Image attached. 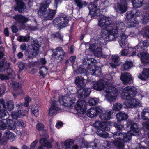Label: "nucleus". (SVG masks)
Masks as SVG:
<instances>
[{
	"label": "nucleus",
	"instance_id": "f257e3e1",
	"mask_svg": "<svg viewBox=\"0 0 149 149\" xmlns=\"http://www.w3.org/2000/svg\"><path fill=\"white\" fill-rule=\"evenodd\" d=\"M114 126L117 131L114 132L113 134L115 140L113 142L114 145L118 149H123L125 145L124 142L129 141L131 139L132 136L130 132L127 133H121V131L124 128V125H122L118 122L113 123Z\"/></svg>",
	"mask_w": 149,
	"mask_h": 149
},
{
	"label": "nucleus",
	"instance_id": "f03ea898",
	"mask_svg": "<svg viewBox=\"0 0 149 149\" xmlns=\"http://www.w3.org/2000/svg\"><path fill=\"white\" fill-rule=\"evenodd\" d=\"M137 93L136 88L133 86H127L123 90L121 94V97L124 100H126L124 102V104L127 108H134L133 102L132 100Z\"/></svg>",
	"mask_w": 149,
	"mask_h": 149
},
{
	"label": "nucleus",
	"instance_id": "7ed1b4c3",
	"mask_svg": "<svg viewBox=\"0 0 149 149\" xmlns=\"http://www.w3.org/2000/svg\"><path fill=\"white\" fill-rule=\"evenodd\" d=\"M82 64L84 65L87 66L86 67L87 72L89 75L99 76L101 74L102 71L100 67L96 65L97 64V61L94 58H86L83 60Z\"/></svg>",
	"mask_w": 149,
	"mask_h": 149
},
{
	"label": "nucleus",
	"instance_id": "20e7f679",
	"mask_svg": "<svg viewBox=\"0 0 149 149\" xmlns=\"http://www.w3.org/2000/svg\"><path fill=\"white\" fill-rule=\"evenodd\" d=\"M100 26H103L104 25H111L112 28L115 29L118 32V30H121L125 27V24L121 21H116V22L112 20L109 17L104 16L103 18L100 20Z\"/></svg>",
	"mask_w": 149,
	"mask_h": 149
},
{
	"label": "nucleus",
	"instance_id": "39448f33",
	"mask_svg": "<svg viewBox=\"0 0 149 149\" xmlns=\"http://www.w3.org/2000/svg\"><path fill=\"white\" fill-rule=\"evenodd\" d=\"M32 48L29 49L25 52V54L29 59L35 57L38 54L40 47L39 42L36 39H32L30 42Z\"/></svg>",
	"mask_w": 149,
	"mask_h": 149
},
{
	"label": "nucleus",
	"instance_id": "423d86ee",
	"mask_svg": "<svg viewBox=\"0 0 149 149\" xmlns=\"http://www.w3.org/2000/svg\"><path fill=\"white\" fill-rule=\"evenodd\" d=\"M69 17L65 15L62 14L54 19L53 23L56 27L61 29L69 26Z\"/></svg>",
	"mask_w": 149,
	"mask_h": 149
},
{
	"label": "nucleus",
	"instance_id": "0eeeda50",
	"mask_svg": "<svg viewBox=\"0 0 149 149\" xmlns=\"http://www.w3.org/2000/svg\"><path fill=\"white\" fill-rule=\"evenodd\" d=\"M93 125L97 130L96 133L101 137H105L107 136L106 130L107 124L105 122L96 121L93 124Z\"/></svg>",
	"mask_w": 149,
	"mask_h": 149
},
{
	"label": "nucleus",
	"instance_id": "6e6552de",
	"mask_svg": "<svg viewBox=\"0 0 149 149\" xmlns=\"http://www.w3.org/2000/svg\"><path fill=\"white\" fill-rule=\"evenodd\" d=\"M55 10L49 9L47 10H40L38 11V14L44 20H52L56 14Z\"/></svg>",
	"mask_w": 149,
	"mask_h": 149
},
{
	"label": "nucleus",
	"instance_id": "1a4fd4ad",
	"mask_svg": "<svg viewBox=\"0 0 149 149\" xmlns=\"http://www.w3.org/2000/svg\"><path fill=\"white\" fill-rule=\"evenodd\" d=\"M88 8L89 11V15L91 16V17L100 15V10L97 6V2H91L88 6Z\"/></svg>",
	"mask_w": 149,
	"mask_h": 149
},
{
	"label": "nucleus",
	"instance_id": "9d476101",
	"mask_svg": "<svg viewBox=\"0 0 149 149\" xmlns=\"http://www.w3.org/2000/svg\"><path fill=\"white\" fill-rule=\"evenodd\" d=\"M126 15V17L125 21L127 23V27L130 28L135 27L138 23V22L134 19V15L132 14V11L127 12Z\"/></svg>",
	"mask_w": 149,
	"mask_h": 149
},
{
	"label": "nucleus",
	"instance_id": "9b49d317",
	"mask_svg": "<svg viewBox=\"0 0 149 149\" xmlns=\"http://www.w3.org/2000/svg\"><path fill=\"white\" fill-rule=\"evenodd\" d=\"M107 88L105 90L107 95L108 97V99L110 102H113L116 98L118 94L116 89L111 86H107Z\"/></svg>",
	"mask_w": 149,
	"mask_h": 149
},
{
	"label": "nucleus",
	"instance_id": "f8f14e48",
	"mask_svg": "<svg viewBox=\"0 0 149 149\" xmlns=\"http://www.w3.org/2000/svg\"><path fill=\"white\" fill-rule=\"evenodd\" d=\"M75 108L78 113L82 114L85 113L87 109V104L85 100H79Z\"/></svg>",
	"mask_w": 149,
	"mask_h": 149
},
{
	"label": "nucleus",
	"instance_id": "ddd939ff",
	"mask_svg": "<svg viewBox=\"0 0 149 149\" xmlns=\"http://www.w3.org/2000/svg\"><path fill=\"white\" fill-rule=\"evenodd\" d=\"M65 54V52L62 47H58L55 49L52 55L55 59L62 61L64 59Z\"/></svg>",
	"mask_w": 149,
	"mask_h": 149
},
{
	"label": "nucleus",
	"instance_id": "4468645a",
	"mask_svg": "<svg viewBox=\"0 0 149 149\" xmlns=\"http://www.w3.org/2000/svg\"><path fill=\"white\" fill-rule=\"evenodd\" d=\"M102 111V108L100 106H96L94 108H91L87 111L88 116L90 118L96 116L97 114Z\"/></svg>",
	"mask_w": 149,
	"mask_h": 149
},
{
	"label": "nucleus",
	"instance_id": "2eb2a0df",
	"mask_svg": "<svg viewBox=\"0 0 149 149\" xmlns=\"http://www.w3.org/2000/svg\"><path fill=\"white\" fill-rule=\"evenodd\" d=\"M0 104L2 105L3 107L9 111L13 110L14 107L13 102L12 100H6V101L3 99H0Z\"/></svg>",
	"mask_w": 149,
	"mask_h": 149
},
{
	"label": "nucleus",
	"instance_id": "dca6fc26",
	"mask_svg": "<svg viewBox=\"0 0 149 149\" xmlns=\"http://www.w3.org/2000/svg\"><path fill=\"white\" fill-rule=\"evenodd\" d=\"M58 102L61 105H63L66 107H71L73 103L70 97L65 96L59 98Z\"/></svg>",
	"mask_w": 149,
	"mask_h": 149
},
{
	"label": "nucleus",
	"instance_id": "f3484780",
	"mask_svg": "<svg viewBox=\"0 0 149 149\" xmlns=\"http://www.w3.org/2000/svg\"><path fill=\"white\" fill-rule=\"evenodd\" d=\"M144 12L143 14V17L141 20L142 24H146L149 21V3L146 4L144 8Z\"/></svg>",
	"mask_w": 149,
	"mask_h": 149
},
{
	"label": "nucleus",
	"instance_id": "a211bd4d",
	"mask_svg": "<svg viewBox=\"0 0 149 149\" xmlns=\"http://www.w3.org/2000/svg\"><path fill=\"white\" fill-rule=\"evenodd\" d=\"M119 36L118 31L115 29H112V30L109 31V34L106 37L104 38V39L106 41H111L114 40Z\"/></svg>",
	"mask_w": 149,
	"mask_h": 149
},
{
	"label": "nucleus",
	"instance_id": "6ab92c4d",
	"mask_svg": "<svg viewBox=\"0 0 149 149\" xmlns=\"http://www.w3.org/2000/svg\"><path fill=\"white\" fill-rule=\"evenodd\" d=\"M103 18V17L101 18L99 20V22L98 24V25L99 26L101 27H104L105 28L102 29L101 31V35L103 38L104 39V38L108 35L110 31L112 30V29H113L112 28V26L109 25H104L103 26H100V21Z\"/></svg>",
	"mask_w": 149,
	"mask_h": 149
},
{
	"label": "nucleus",
	"instance_id": "aec40b11",
	"mask_svg": "<svg viewBox=\"0 0 149 149\" xmlns=\"http://www.w3.org/2000/svg\"><path fill=\"white\" fill-rule=\"evenodd\" d=\"M149 45V43L146 40L142 41L139 42L138 45L132 47L133 50L136 49L137 52H140L145 50Z\"/></svg>",
	"mask_w": 149,
	"mask_h": 149
},
{
	"label": "nucleus",
	"instance_id": "412c9836",
	"mask_svg": "<svg viewBox=\"0 0 149 149\" xmlns=\"http://www.w3.org/2000/svg\"><path fill=\"white\" fill-rule=\"evenodd\" d=\"M91 92L90 89L88 88H80L77 91L78 97L85 98L89 95Z\"/></svg>",
	"mask_w": 149,
	"mask_h": 149
},
{
	"label": "nucleus",
	"instance_id": "4be33fe9",
	"mask_svg": "<svg viewBox=\"0 0 149 149\" xmlns=\"http://www.w3.org/2000/svg\"><path fill=\"white\" fill-rule=\"evenodd\" d=\"M29 111V109H26L25 110H20L14 111L12 113L11 116L13 118H17L26 116Z\"/></svg>",
	"mask_w": 149,
	"mask_h": 149
},
{
	"label": "nucleus",
	"instance_id": "5701e85b",
	"mask_svg": "<svg viewBox=\"0 0 149 149\" xmlns=\"http://www.w3.org/2000/svg\"><path fill=\"white\" fill-rule=\"evenodd\" d=\"M137 56L141 59V62L144 64H149V53L141 52L138 53Z\"/></svg>",
	"mask_w": 149,
	"mask_h": 149
},
{
	"label": "nucleus",
	"instance_id": "b1692460",
	"mask_svg": "<svg viewBox=\"0 0 149 149\" xmlns=\"http://www.w3.org/2000/svg\"><path fill=\"white\" fill-rule=\"evenodd\" d=\"M57 102L56 101L53 102L51 104V107L49 109V115L51 116L54 115H56L57 111L61 109V108L56 105Z\"/></svg>",
	"mask_w": 149,
	"mask_h": 149
},
{
	"label": "nucleus",
	"instance_id": "393cba45",
	"mask_svg": "<svg viewBox=\"0 0 149 149\" xmlns=\"http://www.w3.org/2000/svg\"><path fill=\"white\" fill-rule=\"evenodd\" d=\"M120 79L124 84H126L128 83H131L132 77L131 74L129 73H122L120 76Z\"/></svg>",
	"mask_w": 149,
	"mask_h": 149
},
{
	"label": "nucleus",
	"instance_id": "a878e982",
	"mask_svg": "<svg viewBox=\"0 0 149 149\" xmlns=\"http://www.w3.org/2000/svg\"><path fill=\"white\" fill-rule=\"evenodd\" d=\"M100 118L102 120H109L111 118V111H103L102 108V111L99 113Z\"/></svg>",
	"mask_w": 149,
	"mask_h": 149
},
{
	"label": "nucleus",
	"instance_id": "bb28decb",
	"mask_svg": "<svg viewBox=\"0 0 149 149\" xmlns=\"http://www.w3.org/2000/svg\"><path fill=\"white\" fill-rule=\"evenodd\" d=\"M106 82L102 80H100L95 83L93 86V88L94 89L100 91L104 89L106 87Z\"/></svg>",
	"mask_w": 149,
	"mask_h": 149
},
{
	"label": "nucleus",
	"instance_id": "cd10ccee",
	"mask_svg": "<svg viewBox=\"0 0 149 149\" xmlns=\"http://www.w3.org/2000/svg\"><path fill=\"white\" fill-rule=\"evenodd\" d=\"M16 6L15 8V10L18 11L19 13H22L24 10L25 4L22 0H15Z\"/></svg>",
	"mask_w": 149,
	"mask_h": 149
},
{
	"label": "nucleus",
	"instance_id": "c85d7f7f",
	"mask_svg": "<svg viewBox=\"0 0 149 149\" xmlns=\"http://www.w3.org/2000/svg\"><path fill=\"white\" fill-rule=\"evenodd\" d=\"M138 76L142 80H145L149 78V68H144L142 72Z\"/></svg>",
	"mask_w": 149,
	"mask_h": 149
},
{
	"label": "nucleus",
	"instance_id": "c756f323",
	"mask_svg": "<svg viewBox=\"0 0 149 149\" xmlns=\"http://www.w3.org/2000/svg\"><path fill=\"white\" fill-rule=\"evenodd\" d=\"M119 57L118 55H114L112 56L110 63L111 67L116 68L117 66L119 65L120 63L119 62Z\"/></svg>",
	"mask_w": 149,
	"mask_h": 149
},
{
	"label": "nucleus",
	"instance_id": "7c9ffc66",
	"mask_svg": "<svg viewBox=\"0 0 149 149\" xmlns=\"http://www.w3.org/2000/svg\"><path fill=\"white\" fill-rule=\"evenodd\" d=\"M16 123L13 120L9 119L6 120L5 125V129L6 127H8V129L10 130H14L16 128Z\"/></svg>",
	"mask_w": 149,
	"mask_h": 149
},
{
	"label": "nucleus",
	"instance_id": "2f4dec72",
	"mask_svg": "<svg viewBox=\"0 0 149 149\" xmlns=\"http://www.w3.org/2000/svg\"><path fill=\"white\" fill-rule=\"evenodd\" d=\"M13 18L18 23L22 24H24L29 20L27 18L21 15H16L14 16Z\"/></svg>",
	"mask_w": 149,
	"mask_h": 149
},
{
	"label": "nucleus",
	"instance_id": "473e14b6",
	"mask_svg": "<svg viewBox=\"0 0 149 149\" xmlns=\"http://www.w3.org/2000/svg\"><path fill=\"white\" fill-rule=\"evenodd\" d=\"M127 126L130 127L131 130L135 132H138V126L132 120H129L127 123Z\"/></svg>",
	"mask_w": 149,
	"mask_h": 149
},
{
	"label": "nucleus",
	"instance_id": "72a5a7b5",
	"mask_svg": "<svg viewBox=\"0 0 149 149\" xmlns=\"http://www.w3.org/2000/svg\"><path fill=\"white\" fill-rule=\"evenodd\" d=\"M118 121L119 122L122 121L126 120L128 118V116L124 112H119L116 115Z\"/></svg>",
	"mask_w": 149,
	"mask_h": 149
},
{
	"label": "nucleus",
	"instance_id": "f704fd0d",
	"mask_svg": "<svg viewBox=\"0 0 149 149\" xmlns=\"http://www.w3.org/2000/svg\"><path fill=\"white\" fill-rule=\"evenodd\" d=\"M84 79L81 76H77L76 78L75 83L79 87L83 88L85 86V84L84 82Z\"/></svg>",
	"mask_w": 149,
	"mask_h": 149
},
{
	"label": "nucleus",
	"instance_id": "c9c22d12",
	"mask_svg": "<svg viewBox=\"0 0 149 149\" xmlns=\"http://www.w3.org/2000/svg\"><path fill=\"white\" fill-rule=\"evenodd\" d=\"M4 136L7 140L13 141L15 138V134L8 130H6L4 134Z\"/></svg>",
	"mask_w": 149,
	"mask_h": 149
},
{
	"label": "nucleus",
	"instance_id": "e433bc0d",
	"mask_svg": "<svg viewBox=\"0 0 149 149\" xmlns=\"http://www.w3.org/2000/svg\"><path fill=\"white\" fill-rule=\"evenodd\" d=\"M9 117V115L7 110L3 109L0 110V118L3 120H6Z\"/></svg>",
	"mask_w": 149,
	"mask_h": 149
},
{
	"label": "nucleus",
	"instance_id": "4c0bfd02",
	"mask_svg": "<svg viewBox=\"0 0 149 149\" xmlns=\"http://www.w3.org/2000/svg\"><path fill=\"white\" fill-rule=\"evenodd\" d=\"M127 36L124 33H122L120 35V39L119 41L120 45L122 48H123L125 46L126 39L127 38Z\"/></svg>",
	"mask_w": 149,
	"mask_h": 149
},
{
	"label": "nucleus",
	"instance_id": "58836bf2",
	"mask_svg": "<svg viewBox=\"0 0 149 149\" xmlns=\"http://www.w3.org/2000/svg\"><path fill=\"white\" fill-rule=\"evenodd\" d=\"M142 118L144 120H149V109H144L141 112Z\"/></svg>",
	"mask_w": 149,
	"mask_h": 149
},
{
	"label": "nucleus",
	"instance_id": "ea45409f",
	"mask_svg": "<svg viewBox=\"0 0 149 149\" xmlns=\"http://www.w3.org/2000/svg\"><path fill=\"white\" fill-rule=\"evenodd\" d=\"M40 143L43 146L49 148H51L52 147L51 143L47 141L46 138H41L40 139Z\"/></svg>",
	"mask_w": 149,
	"mask_h": 149
},
{
	"label": "nucleus",
	"instance_id": "a19ab883",
	"mask_svg": "<svg viewBox=\"0 0 149 149\" xmlns=\"http://www.w3.org/2000/svg\"><path fill=\"white\" fill-rule=\"evenodd\" d=\"M143 0H132L133 7L137 8L142 6L143 3Z\"/></svg>",
	"mask_w": 149,
	"mask_h": 149
},
{
	"label": "nucleus",
	"instance_id": "79ce46f5",
	"mask_svg": "<svg viewBox=\"0 0 149 149\" xmlns=\"http://www.w3.org/2000/svg\"><path fill=\"white\" fill-rule=\"evenodd\" d=\"M52 0H46L45 2L42 3L40 6V10H47Z\"/></svg>",
	"mask_w": 149,
	"mask_h": 149
},
{
	"label": "nucleus",
	"instance_id": "37998d69",
	"mask_svg": "<svg viewBox=\"0 0 149 149\" xmlns=\"http://www.w3.org/2000/svg\"><path fill=\"white\" fill-rule=\"evenodd\" d=\"M11 65V63L9 62L5 61L4 59H2L0 61V71H1V70L3 68H4V70L6 68V67L9 68L10 67Z\"/></svg>",
	"mask_w": 149,
	"mask_h": 149
},
{
	"label": "nucleus",
	"instance_id": "c03bdc74",
	"mask_svg": "<svg viewBox=\"0 0 149 149\" xmlns=\"http://www.w3.org/2000/svg\"><path fill=\"white\" fill-rule=\"evenodd\" d=\"M74 144V141L72 139H68L65 141L64 145L66 149H70L73 147Z\"/></svg>",
	"mask_w": 149,
	"mask_h": 149
},
{
	"label": "nucleus",
	"instance_id": "a18cd8bd",
	"mask_svg": "<svg viewBox=\"0 0 149 149\" xmlns=\"http://www.w3.org/2000/svg\"><path fill=\"white\" fill-rule=\"evenodd\" d=\"M95 56L98 57H101L102 55V50L100 47H97L93 52Z\"/></svg>",
	"mask_w": 149,
	"mask_h": 149
},
{
	"label": "nucleus",
	"instance_id": "49530a36",
	"mask_svg": "<svg viewBox=\"0 0 149 149\" xmlns=\"http://www.w3.org/2000/svg\"><path fill=\"white\" fill-rule=\"evenodd\" d=\"M133 63L132 61H126L123 65V69L124 70H127L132 67Z\"/></svg>",
	"mask_w": 149,
	"mask_h": 149
},
{
	"label": "nucleus",
	"instance_id": "de8ad7c7",
	"mask_svg": "<svg viewBox=\"0 0 149 149\" xmlns=\"http://www.w3.org/2000/svg\"><path fill=\"white\" fill-rule=\"evenodd\" d=\"M47 72V68L45 66H42L40 69L39 73L41 76L43 78L45 77Z\"/></svg>",
	"mask_w": 149,
	"mask_h": 149
},
{
	"label": "nucleus",
	"instance_id": "09e8293b",
	"mask_svg": "<svg viewBox=\"0 0 149 149\" xmlns=\"http://www.w3.org/2000/svg\"><path fill=\"white\" fill-rule=\"evenodd\" d=\"M105 39L103 38H100L98 40H97L96 42H95V43L96 44V45L97 47H101L104 45V43H105Z\"/></svg>",
	"mask_w": 149,
	"mask_h": 149
},
{
	"label": "nucleus",
	"instance_id": "8fccbe9b",
	"mask_svg": "<svg viewBox=\"0 0 149 149\" xmlns=\"http://www.w3.org/2000/svg\"><path fill=\"white\" fill-rule=\"evenodd\" d=\"M53 36L54 38H57L60 40H63V36L59 32H55L53 34Z\"/></svg>",
	"mask_w": 149,
	"mask_h": 149
},
{
	"label": "nucleus",
	"instance_id": "3c124183",
	"mask_svg": "<svg viewBox=\"0 0 149 149\" xmlns=\"http://www.w3.org/2000/svg\"><path fill=\"white\" fill-rule=\"evenodd\" d=\"M30 38L29 35H26L25 36H20L19 38V41L23 42H29Z\"/></svg>",
	"mask_w": 149,
	"mask_h": 149
},
{
	"label": "nucleus",
	"instance_id": "603ef678",
	"mask_svg": "<svg viewBox=\"0 0 149 149\" xmlns=\"http://www.w3.org/2000/svg\"><path fill=\"white\" fill-rule=\"evenodd\" d=\"M11 84L14 90H16L19 87V83L14 81H10L8 82Z\"/></svg>",
	"mask_w": 149,
	"mask_h": 149
},
{
	"label": "nucleus",
	"instance_id": "864d4df0",
	"mask_svg": "<svg viewBox=\"0 0 149 149\" xmlns=\"http://www.w3.org/2000/svg\"><path fill=\"white\" fill-rule=\"evenodd\" d=\"M36 127L37 130L39 131H44V126L43 124L38 123L36 125Z\"/></svg>",
	"mask_w": 149,
	"mask_h": 149
},
{
	"label": "nucleus",
	"instance_id": "5fc2aeb1",
	"mask_svg": "<svg viewBox=\"0 0 149 149\" xmlns=\"http://www.w3.org/2000/svg\"><path fill=\"white\" fill-rule=\"evenodd\" d=\"M84 144L86 148H88L90 147L93 149L95 147V148H96L97 146V144L93 142L90 143L88 144L87 143H84Z\"/></svg>",
	"mask_w": 149,
	"mask_h": 149
},
{
	"label": "nucleus",
	"instance_id": "6e6d98bb",
	"mask_svg": "<svg viewBox=\"0 0 149 149\" xmlns=\"http://www.w3.org/2000/svg\"><path fill=\"white\" fill-rule=\"evenodd\" d=\"M98 103V101L96 98H91L89 100L88 103L89 105L92 106L96 105Z\"/></svg>",
	"mask_w": 149,
	"mask_h": 149
},
{
	"label": "nucleus",
	"instance_id": "4d7b16f0",
	"mask_svg": "<svg viewBox=\"0 0 149 149\" xmlns=\"http://www.w3.org/2000/svg\"><path fill=\"white\" fill-rule=\"evenodd\" d=\"M133 11L134 10L132 11V14L134 15V17L142 15L143 12H144V8L143 9L142 11L140 10H135V13L134 14H133V13H134Z\"/></svg>",
	"mask_w": 149,
	"mask_h": 149
},
{
	"label": "nucleus",
	"instance_id": "13d9d810",
	"mask_svg": "<svg viewBox=\"0 0 149 149\" xmlns=\"http://www.w3.org/2000/svg\"><path fill=\"white\" fill-rule=\"evenodd\" d=\"M130 48L127 47L125 49H123L120 52V55L122 56H126L128 55L129 51V49H130Z\"/></svg>",
	"mask_w": 149,
	"mask_h": 149
},
{
	"label": "nucleus",
	"instance_id": "bf43d9fd",
	"mask_svg": "<svg viewBox=\"0 0 149 149\" xmlns=\"http://www.w3.org/2000/svg\"><path fill=\"white\" fill-rule=\"evenodd\" d=\"M122 107V105L120 103H116L114 104L113 109L117 111H119Z\"/></svg>",
	"mask_w": 149,
	"mask_h": 149
},
{
	"label": "nucleus",
	"instance_id": "052dcab7",
	"mask_svg": "<svg viewBox=\"0 0 149 149\" xmlns=\"http://www.w3.org/2000/svg\"><path fill=\"white\" fill-rule=\"evenodd\" d=\"M6 68L4 70L5 71L6 70V73L8 75V76L9 77H11L13 74V71L12 70L9 68L6 67Z\"/></svg>",
	"mask_w": 149,
	"mask_h": 149
},
{
	"label": "nucleus",
	"instance_id": "680f3d73",
	"mask_svg": "<svg viewBox=\"0 0 149 149\" xmlns=\"http://www.w3.org/2000/svg\"><path fill=\"white\" fill-rule=\"evenodd\" d=\"M132 100L133 102L134 107L139 106H140L141 105V104L140 102V101L139 100L133 98V99Z\"/></svg>",
	"mask_w": 149,
	"mask_h": 149
},
{
	"label": "nucleus",
	"instance_id": "e2e57ef3",
	"mask_svg": "<svg viewBox=\"0 0 149 149\" xmlns=\"http://www.w3.org/2000/svg\"><path fill=\"white\" fill-rule=\"evenodd\" d=\"M75 3L79 9L83 7V4L81 1V0H74Z\"/></svg>",
	"mask_w": 149,
	"mask_h": 149
},
{
	"label": "nucleus",
	"instance_id": "0e129e2a",
	"mask_svg": "<svg viewBox=\"0 0 149 149\" xmlns=\"http://www.w3.org/2000/svg\"><path fill=\"white\" fill-rule=\"evenodd\" d=\"M31 113L34 114L35 116H37L38 115V111L37 109V108L36 107L34 108L32 107L31 108Z\"/></svg>",
	"mask_w": 149,
	"mask_h": 149
},
{
	"label": "nucleus",
	"instance_id": "69168bd1",
	"mask_svg": "<svg viewBox=\"0 0 149 149\" xmlns=\"http://www.w3.org/2000/svg\"><path fill=\"white\" fill-rule=\"evenodd\" d=\"M31 100V99L29 97L27 96L25 98V102L24 104V106L26 108L29 106V103Z\"/></svg>",
	"mask_w": 149,
	"mask_h": 149
},
{
	"label": "nucleus",
	"instance_id": "338daca9",
	"mask_svg": "<svg viewBox=\"0 0 149 149\" xmlns=\"http://www.w3.org/2000/svg\"><path fill=\"white\" fill-rule=\"evenodd\" d=\"M16 106L17 107V109H20V110H25L26 109H28V108H26L22 104L20 103L19 104H17L16 105Z\"/></svg>",
	"mask_w": 149,
	"mask_h": 149
},
{
	"label": "nucleus",
	"instance_id": "774afa93",
	"mask_svg": "<svg viewBox=\"0 0 149 149\" xmlns=\"http://www.w3.org/2000/svg\"><path fill=\"white\" fill-rule=\"evenodd\" d=\"M7 142V139L4 136L3 137L0 139V145H6Z\"/></svg>",
	"mask_w": 149,
	"mask_h": 149
}]
</instances>
